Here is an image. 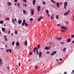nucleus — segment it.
<instances>
[{
    "label": "nucleus",
    "instance_id": "obj_1",
    "mask_svg": "<svg viewBox=\"0 0 74 74\" xmlns=\"http://www.w3.org/2000/svg\"><path fill=\"white\" fill-rule=\"evenodd\" d=\"M25 22H26V21H25V20H23V22L22 24V26H24V25H25V26L28 27V24H27L26 23H25Z\"/></svg>",
    "mask_w": 74,
    "mask_h": 74
},
{
    "label": "nucleus",
    "instance_id": "obj_2",
    "mask_svg": "<svg viewBox=\"0 0 74 74\" xmlns=\"http://www.w3.org/2000/svg\"><path fill=\"white\" fill-rule=\"evenodd\" d=\"M36 55H38V49L37 47L35 48L34 50V53H36Z\"/></svg>",
    "mask_w": 74,
    "mask_h": 74
},
{
    "label": "nucleus",
    "instance_id": "obj_3",
    "mask_svg": "<svg viewBox=\"0 0 74 74\" xmlns=\"http://www.w3.org/2000/svg\"><path fill=\"white\" fill-rule=\"evenodd\" d=\"M61 29H64V30H62V32H66V31L67 30V28L62 26L61 28Z\"/></svg>",
    "mask_w": 74,
    "mask_h": 74
},
{
    "label": "nucleus",
    "instance_id": "obj_4",
    "mask_svg": "<svg viewBox=\"0 0 74 74\" xmlns=\"http://www.w3.org/2000/svg\"><path fill=\"white\" fill-rule=\"evenodd\" d=\"M68 5V3L67 2H66L64 3V8L65 10H66V7Z\"/></svg>",
    "mask_w": 74,
    "mask_h": 74
},
{
    "label": "nucleus",
    "instance_id": "obj_5",
    "mask_svg": "<svg viewBox=\"0 0 74 74\" xmlns=\"http://www.w3.org/2000/svg\"><path fill=\"white\" fill-rule=\"evenodd\" d=\"M51 46L46 47L45 48V50H49L51 49Z\"/></svg>",
    "mask_w": 74,
    "mask_h": 74
},
{
    "label": "nucleus",
    "instance_id": "obj_6",
    "mask_svg": "<svg viewBox=\"0 0 74 74\" xmlns=\"http://www.w3.org/2000/svg\"><path fill=\"white\" fill-rule=\"evenodd\" d=\"M57 53V52L56 51H53V53H52L51 54V56H53V55H55L56 53Z\"/></svg>",
    "mask_w": 74,
    "mask_h": 74
},
{
    "label": "nucleus",
    "instance_id": "obj_7",
    "mask_svg": "<svg viewBox=\"0 0 74 74\" xmlns=\"http://www.w3.org/2000/svg\"><path fill=\"white\" fill-rule=\"evenodd\" d=\"M17 21V20H16V18H15L14 19L12 20V23H14V24H15V21Z\"/></svg>",
    "mask_w": 74,
    "mask_h": 74
},
{
    "label": "nucleus",
    "instance_id": "obj_8",
    "mask_svg": "<svg viewBox=\"0 0 74 74\" xmlns=\"http://www.w3.org/2000/svg\"><path fill=\"white\" fill-rule=\"evenodd\" d=\"M22 20H19L18 21V23L19 24V25H21L22 23Z\"/></svg>",
    "mask_w": 74,
    "mask_h": 74
},
{
    "label": "nucleus",
    "instance_id": "obj_9",
    "mask_svg": "<svg viewBox=\"0 0 74 74\" xmlns=\"http://www.w3.org/2000/svg\"><path fill=\"white\" fill-rule=\"evenodd\" d=\"M42 54V53L41 51H40L39 53V58H41V55Z\"/></svg>",
    "mask_w": 74,
    "mask_h": 74
},
{
    "label": "nucleus",
    "instance_id": "obj_10",
    "mask_svg": "<svg viewBox=\"0 0 74 74\" xmlns=\"http://www.w3.org/2000/svg\"><path fill=\"white\" fill-rule=\"evenodd\" d=\"M37 9L38 11H40V10H41V7L40 6H38Z\"/></svg>",
    "mask_w": 74,
    "mask_h": 74
},
{
    "label": "nucleus",
    "instance_id": "obj_11",
    "mask_svg": "<svg viewBox=\"0 0 74 74\" xmlns=\"http://www.w3.org/2000/svg\"><path fill=\"white\" fill-rule=\"evenodd\" d=\"M31 14L32 15H34V10H33L32 9L31 10Z\"/></svg>",
    "mask_w": 74,
    "mask_h": 74
},
{
    "label": "nucleus",
    "instance_id": "obj_12",
    "mask_svg": "<svg viewBox=\"0 0 74 74\" xmlns=\"http://www.w3.org/2000/svg\"><path fill=\"white\" fill-rule=\"evenodd\" d=\"M56 5L57 6V7L58 8H59V7H60V6H59V3L58 2H57L56 3Z\"/></svg>",
    "mask_w": 74,
    "mask_h": 74
},
{
    "label": "nucleus",
    "instance_id": "obj_13",
    "mask_svg": "<svg viewBox=\"0 0 74 74\" xmlns=\"http://www.w3.org/2000/svg\"><path fill=\"white\" fill-rule=\"evenodd\" d=\"M56 38L57 39V40H62V38Z\"/></svg>",
    "mask_w": 74,
    "mask_h": 74
},
{
    "label": "nucleus",
    "instance_id": "obj_14",
    "mask_svg": "<svg viewBox=\"0 0 74 74\" xmlns=\"http://www.w3.org/2000/svg\"><path fill=\"white\" fill-rule=\"evenodd\" d=\"M69 12H66L64 14V16H66V15H69Z\"/></svg>",
    "mask_w": 74,
    "mask_h": 74
},
{
    "label": "nucleus",
    "instance_id": "obj_15",
    "mask_svg": "<svg viewBox=\"0 0 74 74\" xmlns=\"http://www.w3.org/2000/svg\"><path fill=\"white\" fill-rule=\"evenodd\" d=\"M33 5H35L36 4V0H34L33 1Z\"/></svg>",
    "mask_w": 74,
    "mask_h": 74
},
{
    "label": "nucleus",
    "instance_id": "obj_16",
    "mask_svg": "<svg viewBox=\"0 0 74 74\" xmlns=\"http://www.w3.org/2000/svg\"><path fill=\"white\" fill-rule=\"evenodd\" d=\"M27 41H25V45H26V46H27Z\"/></svg>",
    "mask_w": 74,
    "mask_h": 74
},
{
    "label": "nucleus",
    "instance_id": "obj_17",
    "mask_svg": "<svg viewBox=\"0 0 74 74\" xmlns=\"http://www.w3.org/2000/svg\"><path fill=\"white\" fill-rule=\"evenodd\" d=\"M2 32H5V29L4 28H2Z\"/></svg>",
    "mask_w": 74,
    "mask_h": 74
},
{
    "label": "nucleus",
    "instance_id": "obj_18",
    "mask_svg": "<svg viewBox=\"0 0 74 74\" xmlns=\"http://www.w3.org/2000/svg\"><path fill=\"white\" fill-rule=\"evenodd\" d=\"M67 42H70V41H71V39L69 38V39H68L67 40Z\"/></svg>",
    "mask_w": 74,
    "mask_h": 74
},
{
    "label": "nucleus",
    "instance_id": "obj_19",
    "mask_svg": "<svg viewBox=\"0 0 74 74\" xmlns=\"http://www.w3.org/2000/svg\"><path fill=\"white\" fill-rule=\"evenodd\" d=\"M16 46H19V42H16Z\"/></svg>",
    "mask_w": 74,
    "mask_h": 74
},
{
    "label": "nucleus",
    "instance_id": "obj_20",
    "mask_svg": "<svg viewBox=\"0 0 74 74\" xmlns=\"http://www.w3.org/2000/svg\"><path fill=\"white\" fill-rule=\"evenodd\" d=\"M8 5L9 6H10V5H11V3L10 2H8Z\"/></svg>",
    "mask_w": 74,
    "mask_h": 74
},
{
    "label": "nucleus",
    "instance_id": "obj_21",
    "mask_svg": "<svg viewBox=\"0 0 74 74\" xmlns=\"http://www.w3.org/2000/svg\"><path fill=\"white\" fill-rule=\"evenodd\" d=\"M26 10H23V14H26Z\"/></svg>",
    "mask_w": 74,
    "mask_h": 74
},
{
    "label": "nucleus",
    "instance_id": "obj_22",
    "mask_svg": "<svg viewBox=\"0 0 74 74\" xmlns=\"http://www.w3.org/2000/svg\"><path fill=\"white\" fill-rule=\"evenodd\" d=\"M3 21H0V24H3Z\"/></svg>",
    "mask_w": 74,
    "mask_h": 74
},
{
    "label": "nucleus",
    "instance_id": "obj_23",
    "mask_svg": "<svg viewBox=\"0 0 74 74\" xmlns=\"http://www.w3.org/2000/svg\"><path fill=\"white\" fill-rule=\"evenodd\" d=\"M9 51L10 52V53H12V50H11V49H9Z\"/></svg>",
    "mask_w": 74,
    "mask_h": 74
},
{
    "label": "nucleus",
    "instance_id": "obj_24",
    "mask_svg": "<svg viewBox=\"0 0 74 74\" xmlns=\"http://www.w3.org/2000/svg\"><path fill=\"white\" fill-rule=\"evenodd\" d=\"M9 31H8V34H9L10 33V32H11V31H10V29H9Z\"/></svg>",
    "mask_w": 74,
    "mask_h": 74
},
{
    "label": "nucleus",
    "instance_id": "obj_25",
    "mask_svg": "<svg viewBox=\"0 0 74 74\" xmlns=\"http://www.w3.org/2000/svg\"><path fill=\"white\" fill-rule=\"evenodd\" d=\"M9 20H10V18H6V19L5 21H8Z\"/></svg>",
    "mask_w": 74,
    "mask_h": 74
},
{
    "label": "nucleus",
    "instance_id": "obj_26",
    "mask_svg": "<svg viewBox=\"0 0 74 74\" xmlns=\"http://www.w3.org/2000/svg\"><path fill=\"white\" fill-rule=\"evenodd\" d=\"M46 12H47V14H49V11H48V10H46Z\"/></svg>",
    "mask_w": 74,
    "mask_h": 74
},
{
    "label": "nucleus",
    "instance_id": "obj_27",
    "mask_svg": "<svg viewBox=\"0 0 74 74\" xmlns=\"http://www.w3.org/2000/svg\"><path fill=\"white\" fill-rule=\"evenodd\" d=\"M37 47H38V48H41V47H40V45H38Z\"/></svg>",
    "mask_w": 74,
    "mask_h": 74
},
{
    "label": "nucleus",
    "instance_id": "obj_28",
    "mask_svg": "<svg viewBox=\"0 0 74 74\" xmlns=\"http://www.w3.org/2000/svg\"><path fill=\"white\" fill-rule=\"evenodd\" d=\"M17 5H18V7H20V4H19V3H18L17 4Z\"/></svg>",
    "mask_w": 74,
    "mask_h": 74
},
{
    "label": "nucleus",
    "instance_id": "obj_29",
    "mask_svg": "<svg viewBox=\"0 0 74 74\" xmlns=\"http://www.w3.org/2000/svg\"><path fill=\"white\" fill-rule=\"evenodd\" d=\"M73 73L74 74V70H72V72L71 73V74H73Z\"/></svg>",
    "mask_w": 74,
    "mask_h": 74
},
{
    "label": "nucleus",
    "instance_id": "obj_30",
    "mask_svg": "<svg viewBox=\"0 0 74 74\" xmlns=\"http://www.w3.org/2000/svg\"><path fill=\"white\" fill-rule=\"evenodd\" d=\"M12 45H14V44H15V42H12Z\"/></svg>",
    "mask_w": 74,
    "mask_h": 74
},
{
    "label": "nucleus",
    "instance_id": "obj_31",
    "mask_svg": "<svg viewBox=\"0 0 74 74\" xmlns=\"http://www.w3.org/2000/svg\"><path fill=\"white\" fill-rule=\"evenodd\" d=\"M53 16H51V20L53 19Z\"/></svg>",
    "mask_w": 74,
    "mask_h": 74
},
{
    "label": "nucleus",
    "instance_id": "obj_32",
    "mask_svg": "<svg viewBox=\"0 0 74 74\" xmlns=\"http://www.w3.org/2000/svg\"><path fill=\"white\" fill-rule=\"evenodd\" d=\"M30 21H33V18H31L30 19Z\"/></svg>",
    "mask_w": 74,
    "mask_h": 74
},
{
    "label": "nucleus",
    "instance_id": "obj_33",
    "mask_svg": "<svg viewBox=\"0 0 74 74\" xmlns=\"http://www.w3.org/2000/svg\"><path fill=\"white\" fill-rule=\"evenodd\" d=\"M43 4H44V5H45V4H46V3H45V2L43 1Z\"/></svg>",
    "mask_w": 74,
    "mask_h": 74
},
{
    "label": "nucleus",
    "instance_id": "obj_34",
    "mask_svg": "<svg viewBox=\"0 0 74 74\" xmlns=\"http://www.w3.org/2000/svg\"><path fill=\"white\" fill-rule=\"evenodd\" d=\"M71 38H74V35H72L71 36Z\"/></svg>",
    "mask_w": 74,
    "mask_h": 74
},
{
    "label": "nucleus",
    "instance_id": "obj_35",
    "mask_svg": "<svg viewBox=\"0 0 74 74\" xmlns=\"http://www.w3.org/2000/svg\"><path fill=\"white\" fill-rule=\"evenodd\" d=\"M66 49V48H64L63 49V51H65V50Z\"/></svg>",
    "mask_w": 74,
    "mask_h": 74
},
{
    "label": "nucleus",
    "instance_id": "obj_36",
    "mask_svg": "<svg viewBox=\"0 0 74 74\" xmlns=\"http://www.w3.org/2000/svg\"><path fill=\"white\" fill-rule=\"evenodd\" d=\"M40 19H42L43 18V17H42V16H41L40 17Z\"/></svg>",
    "mask_w": 74,
    "mask_h": 74
},
{
    "label": "nucleus",
    "instance_id": "obj_37",
    "mask_svg": "<svg viewBox=\"0 0 74 74\" xmlns=\"http://www.w3.org/2000/svg\"><path fill=\"white\" fill-rule=\"evenodd\" d=\"M56 18L57 19H58V15H57L56 16Z\"/></svg>",
    "mask_w": 74,
    "mask_h": 74
},
{
    "label": "nucleus",
    "instance_id": "obj_38",
    "mask_svg": "<svg viewBox=\"0 0 74 74\" xmlns=\"http://www.w3.org/2000/svg\"><path fill=\"white\" fill-rule=\"evenodd\" d=\"M2 63H3V62H0V64L1 66H2Z\"/></svg>",
    "mask_w": 74,
    "mask_h": 74
},
{
    "label": "nucleus",
    "instance_id": "obj_39",
    "mask_svg": "<svg viewBox=\"0 0 74 74\" xmlns=\"http://www.w3.org/2000/svg\"><path fill=\"white\" fill-rule=\"evenodd\" d=\"M32 55V52H30L29 55Z\"/></svg>",
    "mask_w": 74,
    "mask_h": 74
},
{
    "label": "nucleus",
    "instance_id": "obj_40",
    "mask_svg": "<svg viewBox=\"0 0 74 74\" xmlns=\"http://www.w3.org/2000/svg\"><path fill=\"white\" fill-rule=\"evenodd\" d=\"M23 1H24V2H25V3H26V1H27L26 0H23Z\"/></svg>",
    "mask_w": 74,
    "mask_h": 74
},
{
    "label": "nucleus",
    "instance_id": "obj_41",
    "mask_svg": "<svg viewBox=\"0 0 74 74\" xmlns=\"http://www.w3.org/2000/svg\"><path fill=\"white\" fill-rule=\"evenodd\" d=\"M49 53H50L49 52V51L47 52V54H49Z\"/></svg>",
    "mask_w": 74,
    "mask_h": 74
},
{
    "label": "nucleus",
    "instance_id": "obj_42",
    "mask_svg": "<svg viewBox=\"0 0 74 74\" xmlns=\"http://www.w3.org/2000/svg\"><path fill=\"white\" fill-rule=\"evenodd\" d=\"M18 65H19V67H20L21 66V63H20V62H19Z\"/></svg>",
    "mask_w": 74,
    "mask_h": 74
},
{
    "label": "nucleus",
    "instance_id": "obj_43",
    "mask_svg": "<svg viewBox=\"0 0 74 74\" xmlns=\"http://www.w3.org/2000/svg\"><path fill=\"white\" fill-rule=\"evenodd\" d=\"M15 33L16 34H17V31L16 30L15 31Z\"/></svg>",
    "mask_w": 74,
    "mask_h": 74
},
{
    "label": "nucleus",
    "instance_id": "obj_44",
    "mask_svg": "<svg viewBox=\"0 0 74 74\" xmlns=\"http://www.w3.org/2000/svg\"><path fill=\"white\" fill-rule=\"evenodd\" d=\"M6 52H9L8 49L6 51Z\"/></svg>",
    "mask_w": 74,
    "mask_h": 74
},
{
    "label": "nucleus",
    "instance_id": "obj_45",
    "mask_svg": "<svg viewBox=\"0 0 74 74\" xmlns=\"http://www.w3.org/2000/svg\"><path fill=\"white\" fill-rule=\"evenodd\" d=\"M38 21H41V19L40 18H38Z\"/></svg>",
    "mask_w": 74,
    "mask_h": 74
},
{
    "label": "nucleus",
    "instance_id": "obj_46",
    "mask_svg": "<svg viewBox=\"0 0 74 74\" xmlns=\"http://www.w3.org/2000/svg\"><path fill=\"white\" fill-rule=\"evenodd\" d=\"M64 74H67V72L65 71L64 73Z\"/></svg>",
    "mask_w": 74,
    "mask_h": 74
},
{
    "label": "nucleus",
    "instance_id": "obj_47",
    "mask_svg": "<svg viewBox=\"0 0 74 74\" xmlns=\"http://www.w3.org/2000/svg\"><path fill=\"white\" fill-rule=\"evenodd\" d=\"M14 2H17L18 1V0H14Z\"/></svg>",
    "mask_w": 74,
    "mask_h": 74
},
{
    "label": "nucleus",
    "instance_id": "obj_48",
    "mask_svg": "<svg viewBox=\"0 0 74 74\" xmlns=\"http://www.w3.org/2000/svg\"><path fill=\"white\" fill-rule=\"evenodd\" d=\"M69 13V12H70V10H68V12H67Z\"/></svg>",
    "mask_w": 74,
    "mask_h": 74
},
{
    "label": "nucleus",
    "instance_id": "obj_49",
    "mask_svg": "<svg viewBox=\"0 0 74 74\" xmlns=\"http://www.w3.org/2000/svg\"><path fill=\"white\" fill-rule=\"evenodd\" d=\"M64 42H61V44H64Z\"/></svg>",
    "mask_w": 74,
    "mask_h": 74
},
{
    "label": "nucleus",
    "instance_id": "obj_50",
    "mask_svg": "<svg viewBox=\"0 0 74 74\" xmlns=\"http://www.w3.org/2000/svg\"><path fill=\"white\" fill-rule=\"evenodd\" d=\"M60 24H58L57 25V26H60Z\"/></svg>",
    "mask_w": 74,
    "mask_h": 74
},
{
    "label": "nucleus",
    "instance_id": "obj_51",
    "mask_svg": "<svg viewBox=\"0 0 74 74\" xmlns=\"http://www.w3.org/2000/svg\"><path fill=\"white\" fill-rule=\"evenodd\" d=\"M35 69H37V66H36L35 67Z\"/></svg>",
    "mask_w": 74,
    "mask_h": 74
},
{
    "label": "nucleus",
    "instance_id": "obj_52",
    "mask_svg": "<svg viewBox=\"0 0 74 74\" xmlns=\"http://www.w3.org/2000/svg\"><path fill=\"white\" fill-rule=\"evenodd\" d=\"M7 69H10V67L8 66V67H7Z\"/></svg>",
    "mask_w": 74,
    "mask_h": 74
},
{
    "label": "nucleus",
    "instance_id": "obj_53",
    "mask_svg": "<svg viewBox=\"0 0 74 74\" xmlns=\"http://www.w3.org/2000/svg\"><path fill=\"white\" fill-rule=\"evenodd\" d=\"M1 61H2V60H1V59H0V62H1Z\"/></svg>",
    "mask_w": 74,
    "mask_h": 74
},
{
    "label": "nucleus",
    "instance_id": "obj_54",
    "mask_svg": "<svg viewBox=\"0 0 74 74\" xmlns=\"http://www.w3.org/2000/svg\"><path fill=\"white\" fill-rule=\"evenodd\" d=\"M53 3H54V4H56V2H55V1H54Z\"/></svg>",
    "mask_w": 74,
    "mask_h": 74
},
{
    "label": "nucleus",
    "instance_id": "obj_55",
    "mask_svg": "<svg viewBox=\"0 0 74 74\" xmlns=\"http://www.w3.org/2000/svg\"><path fill=\"white\" fill-rule=\"evenodd\" d=\"M54 1H53V0H51V2H52V3Z\"/></svg>",
    "mask_w": 74,
    "mask_h": 74
},
{
    "label": "nucleus",
    "instance_id": "obj_56",
    "mask_svg": "<svg viewBox=\"0 0 74 74\" xmlns=\"http://www.w3.org/2000/svg\"><path fill=\"white\" fill-rule=\"evenodd\" d=\"M60 4H63V3L60 2Z\"/></svg>",
    "mask_w": 74,
    "mask_h": 74
},
{
    "label": "nucleus",
    "instance_id": "obj_57",
    "mask_svg": "<svg viewBox=\"0 0 74 74\" xmlns=\"http://www.w3.org/2000/svg\"><path fill=\"white\" fill-rule=\"evenodd\" d=\"M60 60H61V61H62V59L60 58Z\"/></svg>",
    "mask_w": 74,
    "mask_h": 74
},
{
    "label": "nucleus",
    "instance_id": "obj_58",
    "mask_svg": "<svg viewBox=\"0 0 74 74\" xmlns=\"http://www.w3.org/2000/svg\"><path fill=\"white\" fill-rule=\"evenodd\" d=\"M48 16H49V17H50V15L48 14Z\"/></svg>",
    "mask_w": 74,
    "mask_h": 74
},
{
    "label": "nucleus",
    "instance_id": "obj_59",
    "mask_svg": "<svg viewBox=\"0 0 74 74\" xmlns=\"http://www.w3.org/2000/svg\"><path fill=\"white\" fill-rule=\"evenodd\" d=\"M4 37L5 38H6V36L5 35V36H4Z\"/></svg>",
    "mask_w": 74,
    "mask_h": 74
},
{
    "label": "nucleus",
    "instance_id": "obj_60",
    "mask_svg": "<svg viewBox=\"0 0 74 74\" xmlns=\"http://www.w3.org/2000/svg\"><path fill=\"white\" fill-rule=\"evenodd\" d=\"M73 21H74V15L73 16Z\"/></svg>",
    "mask_w": 74,
    "mask_h": 74
},
{
    "label": "nucleus",
    "instance_id": "obj_61",
    "mask_svg": "<svg viewBox=\"0 0 74 74\" xmlns=\"http://www.w3.org/2000/svg\"><path fill=\"white\" fill-rule=\"evenodd\" d=\"M72 42L73 43H74V40L73 41H72Z\"/></svg>",
    "mask_w": 74,
    "mask_h": 74
},
{
    "label": "nucleus",
    "instance_id": "obj_62",
    "mask_svg": "<svg viewBox=\"0 0 74 74\" xmlns=\"http://www.w3.org/2000/svg\"><path fill=\"white\" fill-rule=\"evenodd\" d=\"M5 41H7V39H5Z\"/></svg>",
    "mask_w": 74,
    "mask_h": 74
},
{
    "label": "nucleus",
    "instance_id": "obj_63",
    "mask_svg": "<svg viewBox=\"0 0 74 74\" xmlns=\"http://www.w3.org/2000/svg\"><path fill=\"white\" fill-rule=\"evenodd\" d=\"M14 5H16V3H15L14 4Z\"/></svg>",
    "mask_w": 74,
    "mask_h": 74
},
{
    "label": "nucleus",
    "instance_id": "obj_64",
    "mask_svg": "<svg viewBox=\"0 0 74 74\" xmlns=\"http://www.w3.org/2000/svg\"><path fill=\"white\" fill-rule=\"evenodd\" d=\"M1 49H4L3 48H1Z\"/></svg>",
    "mask_w": 74,
    "mask_h": 74
}]
</instances>
